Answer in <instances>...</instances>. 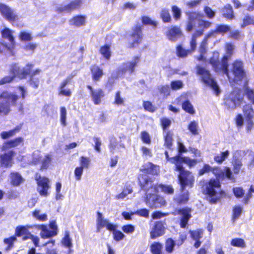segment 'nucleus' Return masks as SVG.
<instances>
[{"label":"nucleus","mask_w":254,"mask_h":254,"mask_svg":"<svg viewBox=\"0 0 254 254\" xmlns=\"http://www.w3.org/2000/svg\"><path fill=\"white\" fill-rule=\"evenodd\" d=\"M221 188V183L217 178H211L204 184L203 193L209 197L210 204H216L226 195L225 192Z\"/></svg>","instance_id":"1"},{"label":"nucleus","mask_w":254,"mask_h":254,"mask_svg":"<svg viewBox=\"0 0 254 254\" xmlns=\"http://www.w3.org/2000/svg\"><path fill=\"white\" fill-rule=\"evenodd\" d=\"M174 170L179 172L178 181L182 191H183L187 187L192 188L193 186L194 177L191 172L184 168L183 164H177L176 166H175Z\"/></svg>","instance_id":"2"},{"label":"nucleus","mask_w":254,"mask_h":254,"mask_svg":"<svg viewBox=\"0 0 254 254\" xmlns=\"http://www.w3.org/2000/svg\"><path fill=\"white\" fill-rule=\"evenodd\" d=\"M197 72L202 75L203 82L212 88L216 96H218L221 90L215 80L211 77L209 71L203 67L198 66L197 68Z\"/></svg>","instance_id":"3"},{"label":"nucleus","mask_w":254,"mask_h":254,"mask_svg":"<svg viewBox=\"0 0 254 254\" xmlns=\"http://www.w3.org/2000/svg\"><path fill=\"white\" fill-rule=\"evenodd\" d=\"M228 57L227 56H224L221 59V66H220V61L218 58L211 57L209 60V63L212 65L214 70L217 71H222L225 74L229 80H230L231 77L230 75L228 69Z\"/></svg>","instance_id":"4"},{"label":"nucleus","mask_w":254,"mask_h":254,"mask_svg":"<svg viewBox=\"0 0 254 254\" xmlns=\"http://www.w3.org/2000/svg\"><path fill=\"white\" fill-rule=\"evenodd\" d=\"M143 34L142 32V26L140 25H134L131 29V32L129 35L131 41L128 43V48L133 49L138 47L141 44Z\"/></svg>","instance_id":"5"},{"label":"nucleus","mask_w":254,"mask_h":254,"mask_svg":"<svg viewBox=\"0 0 254 254\" xmlns=\"http://www.w3.org/2000/svg\"><path fill=\"white\" fill-rule=\"evenodd\" d=\"M145 202L152 209L161 208L166 205L167 202L163 196L156 193L146 194Z\"/></svg>","instance_id":"6"},{"label":"nucleus","mask_w":254,"mask_h":254,"mask_svg":"<svg viewBox=\"0 0 254 254\" xmlns=\"http://www.w3.org/2000/svg\"><path fill=\"white\" fill-rule=\"evenodd\" d=\"M231 72L234 75L233 81H241L246 77L243 62L240 60H235L232 64Z\"/></svg>","instance_id":"7"},{"label":"nucleus","mask_w":254,"mask_h":254,"mask_svg":"<svg viewBox=\"0 0 254 254\" xmlns=\"http://www.w3.org/2000/svg\"><path fill=\"white\" fill-rule=\"evenodd\" d=\"M192 209L190 207H184L178 209H176L173 212L174 215H180L181 217L180 219L179 224L181 228H185L188 224L190 219L191 217Z\"/></svg>","instance_id":"8"},{"label":"nucleus","mask_w":254,"mask_h":254,"mask_svg":"<svg viewBox=\"0 0 254 254\" xmlns=\"http://www.w3.org/2000/svg\"><path fill=\"white\" fill-rule=\"evenodd\" d=\"M247 132H250L254 127V110L250 104H246L243 108Z\"/></svg>","instance_id":"9"},{"label":"nucleus","mask_w":254,"mask_h":254,"mask_svg":"<svg viewBox=\"0 0 254 254\" xmlns=\"http://www.w3.org/2000/svg\"><path fill=\"white\" fill-rule=\"evenodd\" d=\"M97 220H96V231L99 232L100 230L104 227L108 230H115L117 228L116 224L110 223L108 220L104 218L102 213L97 211Z\"/></svg>","instance_id":"10"},{"label":"nucleus","mask_w":254,"mask_h":254,"mask_svg":"<svg viewBox=\"0 0 254 254\" xmlns=\"http://www.w3.org/2000/svg\"><path fill=\"white\" fill-rule=\"evenodd\" d=\"M82 4L83 0H71L66 4L57 7L56 11L59 13L64 12L70 13L72 11L80 9Z\"/></svg>","instance_id":"11"},{"label":"nucleus","mask_w":254,"mask_h":254,"mask_svg":"<svg viewBox=\"0 0 254 254\" xmlns=\"http://www.w3.org/2000/svg\"><path fill=\"white\" fill-rule=\"evenodd\" d=\"M165 35L167 39L171 42H175L184 36L181 28L177 25L168 27Z\"/></svg>","instance_id":"12"},{"label":"nucleus","mask_w":254,"mask_h":254,"mask_svg":"<svg viewBox=\"0 0 254 254\" xmlns=\"http://www.w3.org/2000/svg\"><path fill=\"white\" fill-rule=\"evenodd\" d=\"M74 75L70 74L63 80L58 87V95L60 96L70 97L72 94V91L69 88H65L66 85L69 84L72 79Z\"/></svg>","instance_id":"13"},{"label":"nucleus","mask_w":254,"mask_h":254,"mask_svg":"<svg viewBox=\"0 0 254 254\" xmlns=\"http://www.w3.org/2000/svg\"><path fill=\"white\" fill-rule=\"evenodd\" d=\"M74 75L70 74L63 80L58 87V95L60 96L70 97L72 94V91L69 88H65L66 85L69 84L72 79Z\"/></svg>","instance_id":"14"},{"label":"nucleus","mask_w":254,"mask_h":254,"mask_svg":"<svg viewBox=\"0 0 254 254\" xmlns=\"http://www.w3.org/2000/svg\"><path fill=\"white\" fill-rule=\"evenodd\" d=\"M37 186L41 189L38 190V192L41 196H47L48 195V190L50 188L49 180L46 177L39 176L35 179Z\"/></svg>","instance_id":"15"},{"label":"nucleus","mask_w":254,"mask_h":254,"mask_svg":"<svg viewBox=\"0 0 254 254\" xmlns=\"http://www.w3.org/2000/svg\"><path fill=\"white\" fill-rule=\"evenodd\" d=\"M165 233L164 224L162 221H156L150 232V238L155 239L163 236Z\"/></svg>","instance_id":"16"},{"label":"nucleus","mask_w":254,"mask_h":254,"mask_svg":"<svg viewBox=\"0 0 254 254\" xmlns=\"http://www.w3.org/2000/svg\"><path fill=\"white\" fill-rule=\"evenodd\" d=\"M0 12L3 17L11 23L15 22L18 19L17 15L6 4H0Z\"/></svg>","instance_id":"17"},{"label":"nucleus","mask_w":254,"mask_h":254,"mask_svg":"<svg viewBox=\"0 0 254 254\" xmlns=\"http://www.w3.org/2000/svg\"><path fill=\"white\" fill-rule=\"evenodd\" d=\"M87 88L90 91V95L93 103L95 105H99L101 103L102 99L105 95L104 91L101 88L93 89L91 85H87Z\"/></svg>","instance_id":"18"},{"label":"nucleus","mask_w":254,"mask_h":254,"mask_svg":"<svg viewBox=\"0 0 254 254\" xmlns=\"http://www.w3.org/2000/svg\"><path fill=\"white\" fill-rule=\"evenodd\" d=\"M150 188L152 189V191L157 193L160 191L165 194L171 195L174 193V189L172 185H164L163 184H156L151 185Z\"/></svg>","instance_id":"19"},{"label":"nucleus","mask_w":254,"mask_h":254,"mask_svg":"<svg viewBox=\"0 0 254 254\" xmlns=\"http://www.w3.org/2000/svg\"><path fill=\"white\" fill-rule=\"evenodd\" d=\"M15 154V152L13 150H10L2 154L0 157L1 165L6 168L11 167L13 163V158Z\"/></svg>","instance_id":"20"},{"label":"nucleus","mask_w":254,"mask_h":254,"mask_svg":"<svg viewBox=\"0 0 254 254\" xmlns=\"http://www.w3.org/2000/svg\"><path fill=\"white\" fill-rule=\"evenodd\" d=\"M32 228V226L30 225H18L15 228L14 236L17 237L28 236L30 232L29 231V229Z\"/></svg>","instance_id":"21"},{"label":"nucleus","mask_w":254,"mask_h":254,"mask_svg":"<svg viewBox=\"0 0 254 254\" xmlns=\"http://www.w3.org/2000/svg\"><path fill=\"white\" fill-rule=\"evenodd\" d=\"M190 199L188 191L180 193L174 198V202L178 206H182L188 203Z\"/></svg>","instance_id":"22"},{"label":"nucleus","mask_w":254,"mask_h":254,"mask_svg":"<svg viewBox=\"0 0 254 254\" xmlns=\"http://www.w3.org/2000/svg\"><path fill=\"white\" fill-rule=\"evenodd\" d=\"M36 228L41 230L40 236L43 239L50 238L57 235V232L56 231L49 230L46 225H39L36 226Z\"/></svg>","instance_id":"23"},{"label":"nucleus","mask_w":254,"mask_h":254,"mask_svg":"<svg viewBox=\"0 0 254 254\" xmlns=\"http://www.w3.org/2000/svg\"><path fill=\"white\" fill-rule=\"evenodd\" d=\"M152 182V179L146 174H139L138 176V183L141 190L148 191L147 188L149 184Z\"/></svg>","instance_id":"24"},{"label":"nucleus","mask_w":254,"mask_h":254,"mask_svg":"<svg viewBox=\"0 0 254 254\" xmlns=\"http://www.w3.org/2000/svg\"><path fill=\"white\" fill-rule=\"evenodd\" d=\"M61 244L64 247L68 249L67 252L68 254H70L73 253V251L71 249L73 246L72 239L70 237L69 231H66L64 232V236L61 240Z\"/></svg>","instance_id":"25"},{"label":"nucleus","mask_w":254,"mask_h":254,"mask_svg":"<svg viewBox=\"0 0 254 254\" xmlns=\"http://www.w3.org/2000/svg\"><path fill=\"white\" fill-rule=\"evenodd\" d=\"M140 60L139 56H135L133 57L131 61L128 63V65L125 68L121 69L122 72L128 71L130 74L132 73L134 71L135 67L137 66Z\"/></svg>","instance_id":"26"},{"label":"nucleus","mask_w":254,"mask_h":254,"mask_svg":"<svg viewBox=\"0 0 254 254\" xmlns=\"http://www.w3.org/2000/svg\"><path fill=\"white\" fill-rule=\"evenodd\" d=\"M90 69L92 78L95 81H99L104 74L103 69L97 65H92Z\"/></svg>","instance_id":"27"},{"label":"nucleus","mask_w":254,"mask_h":254,"mask_svg":"<svg viewBox=\"0 0 254 254\" xmlns=\"http://www.w3.org/2000/svg\"><path fill=\"white\" fill-rule=\"evenodd\" d=\"M140 171L146 174L153 176L158 175L159 171L157 169V166L151 162H148L147 165H143Z\"/></svg>","instance_id":"28"},{"label":"nucleus","mask_w":254,"mask_h":254,"mask_svg":"<svg viewBox=\"0 0 254 254\" xmlns=\"http://www.w3.org/2000/svg\"><path fill=\"white\" fill-rule=\"evenodd\" d=\"M1 36L3 38L7 40L10 46L13 47L15 45L14 37L13 36V31L8 28H4L1 31Z\"/></svg>","instance_id":"29"},{"label":"nucleus","mask_w":254,"mask_h":254,"mask_svg":"<svg viewBox=\"0 0 254 254\" xmlns=\"http://www.w3.org/2000/svg\"><path fill=\"white\" fill-rule=\"evenodd\" d=\"M86 18V16L85 15H77L73 16L69 21L70 25L80 27L85 24Z\"/></svg>","instance_id":"30"},{"label":"nucleus","mask_w":254,"mask_h":254,"mask_svg":"<svg viewBox=\"0 0 254 254\" xmlns=\"http://www.w3.org/2000/svg\"><path fill=\"white\" fill-rule=\"evenodd\" d=\"M40 72V69L36 68L32 71L29 77L28 82L34 88H37L39 85L40 80L38 78L35 77V76L36 74H39Z\"/></svg>","instance_id":"31"},{"label":"nucleus","mask_w":254,"mask_h":254,"mask_svg":"<svg viewBox=\"0 0 254 254\" xmlns=\"http://www.w3.org/2000/svg\"><path fill=\"white\" fill-rule=\"evenodd\" d=\"M23 142V139L22 137H18L13 139H11L5 142L3 145V149H7L10 148L15 147Z\"/></svg>","instance_id":"32"},{"label":"nucleus","mask_w":254,"mask_h":254,"mask_svg":"<svg viewBox=\"0 0 254 254\" xmlns=\"http://www.w3.org/2000/svg\"><path fill=\"white\" fill-rule=\"evenodd\" d=\"M19 97L14 94L8 92L7 91H3L0 94V99L10 100L13 106L16 105V102Z\"/></svg>","instance_id":"33"},{"label":"nucleus","mask_w":254,"mask_h":254,"mask_svg":"<svg viewBox=\"0 0 254 254\" xmlns=\"http://www.w3.org/2000/svg\"><path fill=\"white\" fill-rule=\"evenodd\" d=\"M21 128L22 125L17 126L12 129L1 132L0 136L3 139H8L15 135L16 133L18 132L21 130Z\"/></svg>","instance_id":"34"},{"label":"nucleus","mask_w":254,"mask_h":254,"mask_svg":"<svg viewBox=\"0 0 254 254\" xmlns=\"http://www.w3.org/2000/svg\"><path fill=\"white\" fill-rule=\"evenodd\" d=\"M220 168L218 167H211L208 164H204L202 167L199 170L198 172V175L201 176L205 173L212 172L214 174L215 172H220Z\"/></svg>","instance_id":"35"},{"label":"nucleus","mask_w":254,"mask_h":254,"mask_svg":"<svg viewBox=\"0 0 254 254\" xmlns=\"http://www.w3.org/2000/svg\"><path fill=\"white\" fill-rule=\"evenodd\" d=\"M202 35V31H195L192 34L190 41V53L194 51L196 48V38Z\"/></svg>","instance_id":"36"},{"label":"nucleus","mask_w":254,"mask_h":254,"mask_svg":"<svg viewBox=\"0 0 254 254\" xmlns=\"http://www.w3.org/2000/svg\"><path fill=\"white\" fill-rule=\"evenodd\" d=\"M34 65L32 64H27L22 69L17 73L18 76L20 78H25L27 75H31L32 72V69Z\"/></svg>","instance_id":"37"},{"label":"nucleus","mask_w":254,"mask_h":254,"mask_svg":"<svg viewBox=\"0 0 254 254\" xmlns=\"http://www.w3.org/2000/svg\"><path fill=\"white\" fill-rule=\"evenodd\" d=\"M178 159L179 161L177 164H182V163H184L187 164L190 168L194 166L198 162L196 159H190L187 157H182L180 155H177Z\"/></svg>","instance_id":"38"},{"label":"nucleus","mask_w":254,"mask_h":254,"mask_svg":"<svg viewBox=\"0 0 254 254\" xmlns=\"http://www.w3.org/2000/svg\"><path fill=\"white\" fill-rule=\"evenodd\" d=\"M99 53L106 60H109L111 57L112 52L110 44H105L100 47Z\"/></svg>","instance_id":"39"},{"label":"nucleus","mask_w":254,"mask_h":254,"mask_svg":"<svg viewBox=\"0 0 254 254\" xmlns=\"http://www.w3.org/2000/svg\"><path fill=\"white\" fill-rule=\"evenodd\" d=\"M164 146L168 149H171L173 143V133L171 131L168 130L166 131L164 135Z\"/></svg>","instance_id":"40"},{"label":"nucleus","mask_w":254,"mask_h":254,"mask_svg":"<svg viewBox=\"0 0 254 254\" xmlns=\"http://www.w3.org/2000/svg\"><path fill=\"white\" fill-rule=\"evenodd\" d=\"M232 165L234 174H239L243 166L241 160L238 157H234L232 161Z\"/></svg>","instance_id":"41"},{"label":"nucleus","mask_w":254,"mask_h":254,"mask_svg":"<svg viewBox=\"0 0 254 254\" xmlns=\"http://www.w3.org/2000/svg\"><path fill=\"white\" fill-rule=\"evenodd\" d=\"M215 175L217 177V178H223L225 177L229 180H235V178L233 175L232 172L231 171L230 168L228 167H225L224 168V171L221 172L219 174H215Z\"/></svg>","instance_id":"42"},{"label":"nucleus","mask_w":254,"mask_h":254,"mask_svg":"<svg viewBox=\"0 0 254 254\" xmlns=\"http://www.w3.org/2000/svg\"><path fill=\"white\" fill-rule=\"evenodd\" d=\"M11 184L13 186H18L23 181V178L17 172L11 173L10 174Z\"/></svg>","instance_id":"43"},{"label":"nucleus","mask_w":254,"mask_h":254,"mask_svg":"<svg viewBox=\"0 0 254 254\" xmlns=\"http://www.w3.org/2000/svg\"><path fill=\"white\" fill-rule=\"evenodd\" d=\"M222 15L223 17L229 19H232L234 18L233 8L230 4H227L224 7Z\"/></svg>","instance_id":"44"},{"label":"nucleus","mask_w":254,"mask_h":254,"mask_svg":"<svg viewBox=\"0 0 254 254\" xmlns=\"http://www.w3.org/2000/svg\"><path fill=\"white\" fill-rule=\"evenodd\" d=\"M16 241L17 238L13 235L8 238H4L3 242L4 244L6 245L5 250L8 251L12 249L14 247V243Z\"/></svg>","instance_id":"45"},{"label":"nucleus","mask_w":254,"mask_h":254,"mask_svg":"<svg viewBox=\"0 0 254 254\" xmlns=\"http://www.w3.org/2000/svg\"><path fill=\"white\" fill-rule=\"evenodd\" d=\"M79 167L83 169H87L90 167L91 159L89 157L81 156L79 158Z\"/></svg>","instance_id":"46"},{"label":"nucleus","mask_w":254,"mask_h":254,"mask_svg":"<svg viewBox=\"0 0 254 254\" xmlns=\"http://www.w3.org/2000/svg\"><path fill=\"white\" fill-rule=\"evenodd\" d=\"M231 30L230 27L228 25L218 24L216 25L215 28V31L217 34L224 35L225 33L230 32Z\"/></svg>","instance_id":"47"},{"label":"nucleus","mask_w":254,"mask_h":254,"mask_svg":"<svg viewBox=\"0 0 254 254\" xmlns=\"http://www.w3.org/2000/svg\"><path fill=\"white\" fill-rule=\"evenodd\" d=\"M190 53V51L189 50H186L183 48L181 45H179L176 47V54L177 56L181 58H184L188 56Z\"/></svg>","instance_id":"48"},{"label":"nucleus","mask_w":254,"mask_h":254,"mask_svg":"<svg viewBox=\"0 0 254 254\" xmlns=\"http://www.w3.org/2000/svg\"><path fill=\"white\" fill-rule=\"evenodd\" d=\"M182 109L187 113L193 115L195 113V110L193 109L191 103L188 100L184 101L182 105Z\"/></svg>","instance_id":"49"},{"label":"nucleus","mask_w":254,"mask_h":254,"mask_svg":"<svg viewBox=\"0 0 254 254\" xmlns=\"http://www.w3.org/2000/svg\"><path fill=\"white\" fill-rule=\"evenodd\" d=\"M176 245L175 242L172 238H169L165 241V251L167 253H172Z\"/></svg>","instance_id":"50"},{"label":"nucleus","mask_w":254,"mask_h":254,"mask_svg":"<svg viewBox=\"0 0 254 254\" xmlns=\"http://www.w3.org/2000/svg\"><path fill=\"white\" fill-rule=\"evenodd\" d=\"M229 151L227 150L214 157V160L218 164H221L229 155Z\"/></svg>","instance_id":"51"},{"label":"nucleus","mask_w":254,"mask_h":254,"mask_svg":"<svg viewBox=\"0 0 254 254\" xmlns=\"http://www.w3.org/2000/svg\"><path fill=\"white\" fill-rule=\"evenodd\" d=\"M160 17L164 23H170L172 21V18L169 9H163L160 12Z\"/></svg>","instance_id":"52"},{"label":"nucleus","mask_w":254,"mask_h":254,"mask_svg":"<svg viewBox=\"0 0 254 254\" xmlns=\"http://www.w3.org/2000/svg\"><path fill=\"white\" fill-rule=\"evenodd\" d=\"M231 245L238 248H244L246 247V243L242 238H234L232 239L230 242Z\"/></svg>","instance_id":"53"},{"label":"nucleus","mask_w":254,"mask_h":254,"mask_svg":"<svg viewBox=\"0 0 254 254\" xmlns=\"http://www.w3.org/2000/svg\"><path fill=\"white\" fill-rule=\"evenodd\" d=\"M232 94L233 97L231 98V100L234 104V108H235L237 105L241 104L243 98L239 92H233Z\"/></svg>","instance_id":"54"},{"label":"nucleus","mask_w":254,"mask_h":254,"mask_svg":"<svg viewBox=\"0 0 254 254\" xmlns=\"http://www.w3.org/2000/svg\"><path fill=\"white\" fill-rule=\"evenodd\" d=\"M141 22L143 25H150L155 28L157 26V22L152 20L150 17L147 16H142L141 18Z\"/></svg>","instance_id":"55"},{"label":"nucleus","mask_w":254,"mask_h":254,"mask_svg":"<svg viewBox=\"0 0 254 254\" xmlns=\"http://www.w3.org/2000/svg\"><path fill=\"white\" fill-rule=\"evenodd\" d=\"M162 245L159 242H154L150 247L151 252L153 254H162Z\"/></svg>","instance_id":"56"},{"label":"nucleus","mask_w":254,"mask_h":254,"mask_svg":"<svg viewBox=\"0 0 254 254\" xmlns=\"http://www.w3.org/2000/svg\"><path fill=\"white\" fill-rule=\"evenodd\" d=\"M250 25H254V18L252 16L246 14L243 19L241 27L243 28Z\"/></svg>","instance_id":"57"},{"label":"nucleus","mask_w":254,"mask_h":254,"mask_svg":"<svg viewBox=\"0 0 254 254\" xmlns=\"http://www.w3.org/2000/svg\"><path fill=\"white\" fill-rule=\"evenodd\" d=\"M242 208L240 205H236L233 208L232 219L233 221L237 219L241 215Z\"/></svg>","instance_id":"58"},{"label":"nucleus","mask_w":254,"mask_h":254,"mask_svg":"<svg viewBox=\"0 0 254 254\" xmlns=\"http://www.w3.org/2000/svg\"><path fill=\"white\" fill-rule=\"evenodd\" d=\"M189 233L190 235V237L193 240H195L200 239L202 238L203 231L200 229L196 230H190Z\"/></svg>","instance_id":"59"},{"label":"nucleus","mask_w":254,"mask_h":254,"mask_svg":"<svg viewBox=\"0 0 254 254\" xmlns=\"http://www.w3.org/2000/svg\"><path fill=\"white\" fill-rule=\"evenodd\" d=\"M125 103L124 98L121 96V92L118 90L115 92L113 104L117 105H124Z\"/></svg>","instance_id":"60"},{"label":"nucleus","mask_w":254,"mask_h":254,"mask_svg":"<svg viewBox=\"0 0 254 254\" xmlns=\"http://www.w3.org/2000/svg\"><path fill=\"white\" fill-rule=\"evenodd\" d=\"M212 24V23L208 20H200L198 23V26L200 27V29L197 30L196 31H202V34L205 29L209 28Z\"/></svg>","instance_id":"61"},{"label":"nucleus","mask_w":254,"mask_h":254,"mask_svg":"<svg viewBox=\"0 0 254 254\" xmlns=\"http://www.w3.org/2000/svg\"><path fill=\"white\" fill-rule=\"evenodd\" d=\"M160 125L163 131H166L171 125V121L166 117H163L160 120Z\"/></svg>","instance_id":"62"},{"label":"nucleus","mask_w":254,"mask_h":254,"mask_svg":"<svg viewBox=\"0 0 254 254\" xmlns=\"http://www.w3.org/2000/svg\"><path fill=\"white\" fill-rule=\"evenodd\" d=\"M173 16L175 20H178L181 18L182 13L181 9L177 5H173L171 7Z\"/></svg>","instance_id":"63"},{"label":"nucleus","mask_w":254,"mask_h":254,"mask_svg":"<svg viewBox=\"0 0 254 254\" xmlns=\"http://www.w3.org/2000/svg\"><path fill=\"white\" fill-rule=\"evenodd\" d=\"M51 162V156L49 154H47L45 156L44 159L41 162V166L40 167L41 170L47 169Z\"/></svg>","instance_id":"64"}]
</instances>
